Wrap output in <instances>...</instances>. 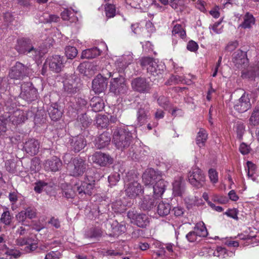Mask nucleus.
Listing matches in <instances>:
<instances>
[{
	"label": "nucleus",
	"mask_w": 259,
	"mask_h": 259,
	"mask_svg": "<svg viewBox=\"0 0 259 259\" xmlns=\"http://www.w3.org/2000/svg\"><path fill=\"white\" fill-rule=\"evenodd\" d=\"M63 93L67 96H72L77 93L81 88L80 79L75 75H70L63 81Z\"/></svg>",
	"instance_id": "4"
},
{
	"label": "nucleus",
	"mask_w": 259,
	"mask_h": 259,
	"mask_svg": "<svg viewBox=\"0 0 259 259\" xmlns=\"http://www.w3.org/2000/svg\"><path fill=\"white\" fill-rule=\"evenodd\" d=\"M32 42L30 39L28 38H21L17 40V45L16 46V50L22 54H25L32 46Z\"/></svg>",
	"instance_id": "26"
},
{
	"label": "nucleus",
	"mask_w": 259,
	"mask_h": 259,
	"mask_svg": "<svg viewBox=\"0 0 259 259\" xmlns=\"http://www.w3.org/2000/svg\"><path fill=\"white\" fill-rule=\"evenodd\" d=\"M232 61L238 68L245 67L248 63L246 52L238 50L233 55Z\"/></svg>",
	"instance_id": "20"
},
{
	"label": "nucleus",
	"mask_w": 259,
	"mask_h": 259,
	"mask_svg": "<svg viewBox=\"0 0 259 259\" xmlns=\"http://www.w3.org/2000/svg\"><path fill=\"white\" fill-rule=\"evenodd\" d=\"M26 218L27 216L24 210L20 211L16 215V219L19 223H21L23 225L28 226L25 224Z\"/></svg>",
	"instance_id": "56"
},
{
	"label": "nucleus",
	"mask_w": 259,
	"mask_h": 259,
	"mask_svg": "<svg viewBox=\"0 0 259 259\" xmlns=\"http://www.w3.org/2000/svg\"><path fill=\"white\" fill-rule=\"evenodd\" d=\"M37 90L31 82H23L21 84L19 97L28 103L36 100L38 98Z\"/></svg>",
	"instance_id": "6"
},
{
	"label": "nucleus",
	"mask_w": 259,
	"mask_h": 259,
	"mask_svg": "<svg viewBox=\"0 0 259 259\" xmlns=\"http://www.w3.org/2000/svg\"><path fill=\"white\" fill-rule=\"evenodd\" d=\"M68 188L63 190L62 195L67 199H72L75 196V191L76 189H74V188L72 189L70 187Z\"/></svg>",
	"instance_id": "52"
},
{
	"label": "nucleus",
	"mask_w": 259,
	"mask_h": 259,
	"mask_svg": "<svg viewBox=\"0 0 259 259\" xmlns=\"http://www.w3.org/2000/svg\"><path fill=\"white\" fill-rule=\"evenodd\" d=\"M213 254L214 256L225 258L228 255L227 249L221 246L217 247L216 250L214 251Z\"/></svg>",
	"instance_id": "51"
},
{
	"label": "nucleus",
	"mask_w": 259,
	"mask_h": 259,
	"mask_svg": "<svg viewBox=\"0 0 259 259\" xmlns=\"http://www.w3.org/2000/svg\"><path fill=\"white\" fill-rule=\"evenodd\" d=\"M112 141L117 149L123 151L132 146L133 134L126 126L117 127L113 130Z\"/></svg>",
	"instance_id": "1"
},
{
	"label": "nucleus",
	"mask_w": 259,
	"mask_h": 259,
	"mask_svg": "<svg viewBox=\"0 0 259 259\" xmlns=\"http://www.w3.org/2000/svg\"><path fill=\"white\" fill-rule=\"evenodd\" d=\"M187 49L191 52H196L198 49V45L195 41L191 40L188 42Z\"/></svg>",
	"instance_id": "63"
},
{
	"label": "nucleus",
	"mask_w": 259,
	"mask_h": 259,
	"mask_svg": "<svg viewBox=\"0 0 259 259\" xmlns=\"http://www.w3.org/2000/svg\"><path fill=\"white\" fill-rule=\"evenodd\" d=\"M39 148V143L35 139H29L24 143L23 149L31 156L36 155Z\"/></svg>",
	"instance_id": "22"
},
{
	"label": "nucleus",
	"mask_w": 259,
	"mask_h": 259,
	"mask_svg": "<svg viewBox=\"0 0 259 259\" xmlns=\"http://www.w3.org/2000/svg\"><path fill=\"white\" fill-rule=\"evenodd\" d=\"M154 61H155L152 58L144 57L140 60V65L144 67L146 66L148 67L149 66H151V65H152V63L154 62Z\"/></svg>",
	"instance_id": "60"
},
{
	"label": "nucleus",
	"mask_w": 259,
	"mask_h": 259,
	"mask_svg": "<svg viewBox=\"0 0 259 259\" xmlns=\"http://www.w3.org/2000/svg\"><path fill=\"white\" fill-rule=\"evenodd\" d=\"M41 168L40 159L34 157L31 160L30 168L31 171L36 172L38 171Z\"/></svg>",
	"instance_id": "43"
},
{
	"label": "nucleus",
	"mask_w": 259,
	"mask_h": 259,
	"mask_svg": "<svg viewBox=\"0 0 259 259\" xmlns=\"http://www.w3.org/2000/svg\"><path fill=\"white\" fill-rule=\"evenodd\" d=\"M101 51L97 47L84 50L82 53L81 57L83 58L92 59L100 55Z\"/></svg>",
	"instance_id": "34"
},
{
	"label": "nucleus",
	"mask_w": 259,
	"mask_h": 259,
	"mask_svg": "<svg viewBox=\"0 0 259 259\" xmlns=\"http://www.w3.org/2000/svg\"><path fill=\"white\" fill-rule=\"evenodd\" d=\"M208 176L210 181L212 183H216L218 181V175L217 171L213 168H210L208 170Z\"/></svg>",
	"instance_id": "57"
},
{
	"label": "nucleus",
	"mask_w": 259,
	"mask_h": 259,
	"mask_svg": "<svg viewBox=\"0 0 259 259\" xmlns=\"http://www.w3.org/2000/svg\"><path fill=\"white\" fill-rule=\"evenodd\" d=\"M250 123L253 125L259 124V109L255 108L249 118Z\"/></svg>",
	"instance_id": "45"
},
{
	"label": "nucleus",
	"mask_w": 259,
	"mask_h": 259,
	"mask_svg": "<svg viewBox=\"0 0 259 259\" xmlns=\"http://www.w3.org/2000/svg\"><path fill=\"white\" fill-rule=\"evenodd\" d=\"M51 119L55 121L60 120L63 114V110L58 103H52L48 110Z\"/></svg>",
	"instance_id": "23"
},
{
	"label": "nucleus",
	"mask_w": 259,
	"mask_h": 259,
	"mask_svg": "<svg viewBox=\"0 0 259 259\" xmlns=\"http://www.w3.org/2000/svg\"><path fill=\"white\" fill-rule=\"evenodd\" d=\"M171 206L168 203L159 202L157 207V212L159 216L163 217L168 215L170 211Z\"/></svg>",
	"instance_id": "32"
},
{
	"label": "nucleus",
	"mask_w": 259,
	"mask_h": 259,
	"mask_svg": "<svg viewBox=\"0 0 259 259\" xmlns=\"http://www.w3.org/2000/svg\"><path fill=\"white\" fill-rule=\"evenodd\" d=\"M60 255V252L52 251L46 255L45 259H59Z\"/></svg>",
	"instance_id": "64"
},
{
	"label": "nucleus",
	"mask_w": 259,
	"mask_h": 259,
	"mask_svg": "<svg viewBox=\"0 0 259 259\" xmlns=\"http://www.w3.org/2000/svg\"><path fill=\"white\" fill-rule=\"evenodd\" d=\"M137 121L139 126L145 124L150 117V106L144 101L137 103Z\"/></svg>",
	"instance_id": "9"
},
{
	"label": "nucleus",
	"mask_w": 259,
	"mask_h": 259,
	"mask_svg": "<svg viewBox=\"0 0 259 259\" xmlns=\"http://www.w3.org/2000/svg\"><path fill=\"white\" fill-rule=\"evenodd\" d=\"M48 61L50 69L55 72H61L64 67V58L60 55L53 56L48 60Z\"/></svg>",
	"instance_id": "19"
},
{
	"label": "nucleus",
	"mask_w": 259,
	"mask_h": 259,
	"mask_svg": "<svg viewBox=\"0 0 259 259\" xmlns=\"http://www.w3.org/2000/svg\"><path fill=\"white\" fill-rule=\"evenodd\" d=\"M173 194L175 196L182 197L185 192V187L181 177L176 179L172 183Z\"/></svg>",
	"instance_id": "27"
},
{
	"label": "nucleus",
	"mask_w": 259,
	"mask_h": 259,
	"mask_svg": "<svg viewBox=\"0 0 259 259\" xmlns=\"http://www.w3.org/2000/svg\"><path fill=\"white\" fill-rule=\"evenodd\" d=\"M157 102L159 105L165 110H168L170 108L168 99L164 96H160L157 99Z\"/></svg>",
	"instance_id": "49"
},
{
	"label": "nucleus",
	"mask_w": 259,
	"mask_h": 259,
	"mask_svg": "<svg viewBox=\"0 0 259 259\" xmlns=\"http://www.w3.org/2000/svg\"><path fill=\"white\" fill-rule=\"evenodd\" d=\"M44 18V20H43V22L44 23H52V22H57L60 18L56 15H50L48 14H45L43 16Z\"/></svg>",
	"instance_id": "50"
},
{
	"label": "nucleus",
	"mask_w": 259,
	"mask_h": 259,
	"mask_svg": "<svg viewBox=\"0 0 259 259\" xmlns=\"http://www.w3.org/2000/svg\"><path fill=\"white\" fill-rule=\"evenodd\" d=\"M172 33L173 35L178 34L182 38L185 37L186 35V31L182 28L181 24H176L174 26Z\"/></svg>",
	"instance_id": "47"
},
{
	"label": "nucleus",
	"mask_w": 259,
	"mask_h": 259,
	"mask_svg": "<svg viewBox=\"0 0 259 259\" xmlns=\"http://www.w3.org/2000/svg\"><path fill=\"white\" fill-rule=\"evenodd\" d=\"M212 200L219 203L225 204L227 202L228 199L225 196L214 195L212 198Z\"/></svg>",
	"instance_id": "62"
},
{
	"label": "nucleus",
	"mask_w": 259,
	"mask_h": 259,
	"mask_svg": "<svg viewBox=\"0 0 259 259\" xmlns=\"http://www.w3.org/2000/svg\"><path fill=\"white\" fill-rule=\"evenodd\" d=\"M164 66L162 64H158L155 61L152 65L147 67V72L154 76L162 74L164 72Z\"/></svg>",
	"instance_id": "30"
},
{
	"label": "nucleus",
	"mask_w": 259,
	"mask_h": 259,
	"mask_svg": "<svg viewBox=\"0 0 259 259\" xmlns=\"http://www.w3.org/2000/svg\"><path fill=\"white\" fill-rule=\"evenodd\" d=\"M245 131V125L242 123H238L237 124L236 132L237 137L241 139L244 134Z\"/></svg>",
	"instance_id": "61"
},
{
	"label": "nucleus",
	"mask_w": 259,
	"mask_h": 259,
	"mask_svg": "<svg viewBox=\"0 0 259 259\" xmlns=\"http://www.w3.org/2000/svg\"><path fill=\"white\" fill-rule=\"evenodd\" d=\"M95 180L93 177L87 176L83 181H78L74 184L72 188L76 189L81 196L83 195H91L95 188Z\"/></svg>",
	"instance_id": "7"
},
{
	"label": "nucleus",
	"mask_w": 259,
	"mask_h": 259,
	"mask_svg": "<svg viewBox=\"0 0 259 259\" xmlns=\"http://www.w3.org/2000/svg\"><path fill=\"white\" fill-rule=\"evenodd\" d=\"M78 120L84 128L88 127L92 122L91 118L86 113H82L78 116Z\"/></svg>",
	"instance_id": "37"
},
{
	"label": "nucleus",
	"mask_w": 259,
	"mask_h": 259,
	"mask_svg": "<svg viewBox=\"0 0 259 259\" xmlns=\"http://www.w3.org/2000/svg\"><path fill=\"white\" fill-rule=\"evenodd\" d=\"M78 52L74 47L67 46L65 48V55L67 59H73L77 55Z\"/></svg>",
	"instance_id": "44"
},
{
	"label": "nucleus",
	"mask_w": 259,
	"mask_h": 259,
	"mask_svg": "<svg viewBox=\"0 0 259 259\" xmlns=\"http://www.w3.org/2000/svg\"><path fill=\"white\" fill-rule=\"evenodd\" d=\"M109 122V118L107 116L105 115H99L96 118V124L98 127L102 128L107 127Z\"/></svg>",
	"instance_id": "38"
},
{
	"label": "nucleus",
	"mask_w": 259,
	"mask_h": 259,
	"mask_svg": "<svg viewBox=\"0 0 259 259\" xmlns=\"http://www.w3.org/2000/svg\"><path fill=\"white\" fill-rule=\"evenodd\" d=\"M62 165L60 159L56 156H53L46 161L45 167L48 171L55 172L59 170Z\"/></svg>",
	"instance_id": "24"
},
{
	"label": "nucleus",
	"mask_w": 259,
	"mask_h": 259,
	"mask_svg": "<svg viewBox=\"0 0 259 259\" xmlns=\"http://www.w3.org/2000/svg\"><path fill=\"white\" fill-rule=\"evenodd\" d=\"M47 185L48 183L42 181H38L35 183L34 190L36 193H41L44 188L47 186Z\"/></svg>",
	"instance_id": "55"
},
{
	"label": "nucleus",
	"mask_w": 259,
	"mask_h": 259,
	"mask_svg": "<svg viewBox=\"0 0 259 259\" xmlns=\"http://www.w3.org/2000/svg\"><path fill=\"white\" fill-rule=\"evenodd\" d=\"M113 233L119 235L125 231V226L124 224H119L117 221H114L111 225Z\"/></svg>",
	"instance_id": "39"
},
{
	"label": "nucleus",
	"mask_w": 259,
	"mask_h": 259,
	"mask_svg": "<svg viewBox=\"0 0 259 259\" xmlns=\"http://www.w3.org/2000/svg\"><path fill=\"white\" fill-rule=\"evenodd\" d=\"M13 216L11 214L9 210H6L3 212L0 219L1 222L6 226L10 225Z\"/></svg>",
	"instance_id": "42"
},
{
	"label": "nucleus",
	"mask_w": 259,
	"mask_h": 259,
	"mask_svg": "<svg viewBox=\"0 0 259 259\" xmlns=\"http://www.w3.org/2000/svg\"><path fill=\"white\" fill-rule=\"evenodd\" d=\"M93 162L101 166L112 163L113 159L109 155L101 152H96L91 156Z\"/></svg>",
	"instance_id": "17"
},
{
	"label": "nucleus",
	"mask_w": 259,
	"mask_h": 259,
	"mask_svg": "<svg viewBox=\"0 0 259 259\" xmlns=\"http://www.w3.org/2000/svg\"><path fill=\"white\" fill-rule=\"evenodd\" d=\"M239 45L237 40L230 41L226 46L225 50L228 52H232L235 50Z\"/></svg>",
	"instance_id": "59"
},
{
	"label": "nucleus",
	"mask_w": 259,
	"mask_h": 259,
	"mask_svg": "<svg viewBox=\"0 0 259 259\" xmlns=\"http://www.w3.org/2000/svg\"><path fill=\"white\" fill-rule=\"evenodd\" d=\"M28 74V67L19 62H17L10 70L8 76L11 79L21 80Z\"/></svg>",
	"instance_id": "10"
},
{
	"label": "nucleus",
	"mask_w": 259,
	"mask_h": 259,
	"mask_svg": "<svg viewBox=\"0 0 259 259\" xmlns=\"http://www.w3.org/2000/svg\"><path fill=\"white\" fill-rule=\"evenodd\" d=\"M128 86L125 78L122 75L115 77L111 79L109 91L116 96H121L127 93Z\"/></svg>",
	"instance_id": "5"
},
{
	"label": "nucleus",
	"mask_w": 259,
	"mask_h": 259,
	"mask_svg": "<svg viewBox=\"0 0 259 259\" xmlns=\"http://www.w3.org/2000/svg\"><path fill=\"white\" fill-rule=\"evenodd\" d=\"M111 138L108 132H103L95 140V146L98 149H102L107 146L110 142Z\"/></svg>",
	"instance_id": "28"
},
{
	"label": "nucleus",
	"mask_w": 259,
	"mask_h": 259,
	"mask_svg": "<svg viewBox=\"0 0 259 259\" xmlns=\"http://www.w3.org/2000/svg\"><path fill=\"white\" fill-rule=\"evenodd\" d=\"M258 75V71L254 69L248 70L246 73L242 74L243 78H248L250 80L254 79L255 77Z\"/></svg>",
	"instance_id": "53"
},
{
	"label": "nucleus",
	"mask_w": 259,
	"mask_h": 259,
	"mask_svg": "<svg viewBox=\"0 0 259 259\" xmlns=\"http://www.w3.org/2000/svg\"><path fill=\"white\" fill-rule=\"evenodd\" d=\"M243 21L239 25L238 28L243 29H250L255 24V19L253 15L249 12H246L243 17Z\"/></svg>",
	"instance_id": "29"
},
{
	"label": "nucleus",
	"mask_w": 259,
	"mask_h": 259,
	"mask_svg": "<svg viewBox=\"0 0 259 259\" xmlns=\"http://www.w3.org/2000/svg\"><path fill=\"white\" fill-rule=\"evenodd\" d=\"M85 160L80 157H77L72 160L70 165V175L74 177H78L83 175L87 168Z\"/></svg>",
	"instance_id": "12"
},
{
	"label": "nucleus",
	"mask_w": 259,
	"mask_h": 259,
	"mask_svg": "<svg viewBox=\"0 0 259 259\" xmlns=\"http://www.w3.org/2000/svg\"><path fill=\"white\" fill-rule=\"evenodd\" d=\"M70 148L75 152H78L87 146V142L83 136L78 135L71 137L69 140Z\"/></svg>",
	"instance_id": "16"
},
{
	"label": "nucleus",
	"mask_w": 259,
	"mask_h": 259,
	"mask_svg": "<svg viewBox=\"0 0 259 259\" xmlns=\"http://www.w3.org/2000/svg\"><path fill=\"white\" fill-rule=\"evenodd\" d=\"M5 107L8 112L7 113H11L16 108V103L15 101L11 98H9L5 102Z\"/></svg>",
	"instance_id": "46"
},
{
	"label": "nucleus",
	"mask_w": 259,
	"mask_h": 259,
	"mask_svg": "<svg viewBox=\"0 0 259 259\" xmlns=\"http://www.w3.org/2000/svg\"><path fill=\"white\" fill-rule=\"evenodd\" d=\"M132 89L140 93H147L151 89L150 83L146 78L138 77L134 78L131 82Z\"/></svg>",
	"instance_id": "13"
},
{
	"label": "nucleus",
	"mask_w": 259,
	"mask_h": 259,
	"mask_svg": "<svg viewBox=\"0 0 259 259\" xmlns=\"http://www.w3.org/2000/svg\"><path fill=\"white\" fill-rule=\"evenodd\" d=\"M8 119V114H4L0 115V135L6 132Z\"/></svg>",
	"instance_id": "41"
},
{
	"label": "nucleus",
	"mask_w": 259,
	"mask_h": 259,
	"mask_svg": "<svg viewBox=\"0 0 259 259\" xmlns=\"http://www.w3.org/2000/svg\"><path fill=\"white\" fill-rule=\"evenodd\" d=\"M127 216L131 220L132 223L140 228H145L149 223L148 217L144 213H138L135 208L128 210Z\"/></svg>",
	"instance_id": "11"
},
{
	"label": "nucleus",
	"mask_w": 259,
	"mask_h": 259,
	"mask_svg": "<svg viewBox=\"0 0 259 259\" xmlns=\"http://www.w3.org/2000/svg\"><path fill=\"white\" fill-rule=\"evenodd\" d=\"M16 163L13 160H7L5 164L7 170L11 173L16 171Z\"/></svg>",
	"instance_id": "58"
},
{
	"label": "nucleus",
	"mask_w": 259,
	"mask_h": 259,
	"mask_svg": "<svg viewBox=\"0 0 259 259\" xmlns=\"http://www.w3.org/2000/svg\"><path fill=\"white\" fill-rule=\"evenodd\" d=\"M161 177H162V172L160 171H156L153 168H150L144 172L142 179L145 185H153L157 179H161Z\"/></svg>",
	"instance_id": "14"
},
{
	"label": "nucleus",
	"mask_w": 259,
	"mask_h": 259,
	"mask_svg": "<svg viewBox=\"0 0 259 259\" xmlns=\"http://www.w3.org/2000/svg\"><path fill=\"white\" fill-rule=\"evenodd\" d=\"M90 106L93 111L98 112L104 108V103L99 97H94L90 101Z\"/></svg>",
	"instance_id": "31"
},
{
	"label": "nucleus",
	"mask_w": 259,
	"mask_h": 259,
	"mask_svg": "<svg viewBox=\"0 0 259 259\" xmlns=\"http://www.w3.org/2000/svg\"><path fill=\"white\" fill-rule=\"evenodd\" d=\"M25 55L34 59H37L41 56V50L39 48H35L32 45Z\"/></svg>",
	"instance_id": "40"
},
{
	"label": "nucleus",
	"mask_w": 259,
	"mask_h": 259,
	"mask_svg": "<svg viewBox=\"0 0 259 259\" xmlns=\"http://www.w3.org/2000/svg\"><path fill=\"white\" fill-rule=\"evenodd\" d=\"M158 203V199L154 196L147 195L141 199L139 202L140 209L144 211H149Z\"/></svg>",
	"instance_id": "21"
},
{
	"label": "nucleus",
	"mask_w": 259,
	"mask_h": 259,
	"mask_svg": "<svg viewBox=\"0 0 259 259\" xmlns=\"http://www.w3.org/2000/svg\"><path fill=\"white\" fill-rule=\"evenodd\" d=\"M207 139V133L204 128H200L197 134L196 139L197 145L199 147H202L205 145V143Z\"/></svg>",
	"instance_id": "33"
},
{
	"label": "nucleus",
	"mask_w": 259,
	"mask_h": 259,
	"mask_svg": "<svg viewBox=\"0 0 259 259\" xmlns=\"http://www.w3.org/2000/svg\"><path fill=\"white\" fill-rule=\"evenodd\" d=\"M189 182L193 187L199 189L205 184V176L203 171L197 166H193L188 174Z\"/></svg>",
	"instance_id": "8"
},
{
	"label": "nucleus",
	"mask_w": 259,
	"mask_h": 259,
	"mask_svg": "<svg viewBox=\"0 0 259 259\" xmlns=\"http://www.w3.org/2000/svg\"><path fill=\"white\" fill-rule=\"evenodd\" d=\"M194 230L196 235L200 237H206L208 234L206 228L203 222H199L196 224Z\"/></svg>",
	"instance_id": "35"
},
{
	"label": "nucleus",
	"mask_w": 259,
	"mask_h": 259,
	"mask_svg": "<svg viewBox=\"0 0 259 259\" xmlns=\"http://www.w3.org/2000/svg\"><path fill=\"white\" fill-rule=\"evenodd\" d=\"M167 183L166 181L163 179L162 177L161 179H157L152 187L153 192V196L158 199L165 191Z\"/></svg>",
	"instance_id": "25"
},
{
	"label": "nucleus",
	"mask_w": 259,
	"mask_h": 259,
	"mask_svg": "<svg viewBox=\"0 0 259 259\" xmlns=\"http://www.w3.org/2000/svg\"><path fill=\"white\" fill-rule=\"evenodd\" d=\"M8 114L9 119L14 125H18L24 122L27 119V113L23 110L17 109L12 113H5Z\"/></svg>",
	"instance_id": "18"
},
{
	"label": "nucleus",
	"mask_w": 259,
	"mask_h": 259,
	"mask_svg": "<svg viewBox=\"0 0 259 259\" xmlns=\"http://www.w3.org/2000/svg\"><path fill=\"white\" fill-rule=\"evenodd\" d=\"M251 107L249 95L244 93L241 97L234 103V108L240 113H243Z\"/></svg>",
	"instance_id": "15"
},
{
	"label": "nucleus",
	"mask_w": 259,
	"mask_h": 259,
	"mask_svg": "<svg viewBox=\"0 0 259 259\" xmlns=\"http://www.w3.org/2000/svg\"><path fill=\"white\" fill-rule=\"evenodd\" d=\"M103 231L99 227H94L90 229L85 233L88 238H99L102 236Z\"/></svg>",
	"instance_id": "36"
},
{
	"label": "nucleus",
	"mask_w": 259,
	"mask_h": 259,
	"mask_svg": "<svg viewBox=\"0 0 259 259\" xmlns=\"http://www.w3.org/2000/svg\"><path fill=\"white\" fill-rule=\"evenodd\" d=\"M125 185V192L127 196L131 198H135L144 192L141 185L134 180V175L132 172H127L124 178Z\"/></svg>",
	"instance_id": "2"
},
{
	"label": "nucleus",
	"mask_w": 259,
	"mask_h": 259,
	"mask_svg": "<svg viewBox=\"0 0 259 259\" xmlns=\"http://www.w3.org/2000/svg\"><path fill=\"white\" fill-rule=\"evenodd\" d=\"M103 75L98 74L92 81L93 90L96 94H100L104 92L107 87L108 79L113 76L114 73L107 70H102Z\"/></svg>",
	"instance_id": "3"
},
{
	"label": "nucleus",
	"mask_w": 259,
	"mask_h": 259,
	"mask_svg": "<svg viewBox=\"0 0 259 259\" xmlns=\"http://www.w3.org/2000/svg\"><path fill=\"white\" fill-rule=\"evenodd\" d=\"M105 11L108 18H112L115 15V6L112 4H106L105 6Z\"/></svg>",
	"instance_id": "48"
},
{
	"label": "nucleus",
	"mask_w": 259,
	"mask_h": 259,
	"mask_svg": "<svg viewBox=\"0 0 259 259\" xmlns=\"http://www.w3.org/2000/svg\"><path fill=\"white\" fill-rule=\"evenodd\" d=\"M120 180V175L118 173H114L108 177V182L110 185L114 186Z\"/></svg>",
	"instance_id": "54"
}]
</instances>
